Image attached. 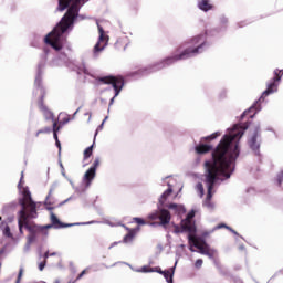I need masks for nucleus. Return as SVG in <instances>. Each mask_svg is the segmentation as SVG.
<instances>
[{
    "label": "nucleus",
    "instance_id": "nucleus-1",
    "mask_svg": "<svg viewBox=\"0 0 283 283\" xmlns=\"http://www.w3.org/2000/svg\"><path fill=\"white\" fill-rule=\"evenodd\" d=\"M244 136V130H235L231 135H226L212 153V158L203 164L205 182L208 186V192L203 201V207L213 209V188L218 180L231 178L233 174V163L240 156V146L238 142Z\"/></svg>",
    "mask_w": 283,
    "mask_h": 283
},
{
    "label": "nucleus",
    "instance_id": "nucleus-2",
    "mask_svg": "<svg viewBox=\"0 0 283 283\" xmlns=\"http://www.w3.org/2000/svg\"><path fill=\"white\" fill-rule=\"evenodd\" d=\"M70 3H72L71 7ZM78 3H81V0H59V10L61 12L66 10V8H69V10L52 32L44 38V43H46V45H51V48L56 50V52H61V50H63V42L61 41V38L65 32H67V30H70V25L74 24V19L78 17Z\"/></svg>",
    "mask_w": 283,
    "mask_h": 283
},
{
    "label": "nucleus",
    "instance_id": "nucleus-3",
    "mask_svg": "<svg viewBox=\"0 0 283 283\" xmlns=\"http://www.w3.org/2000/svg\"><path fill=\"white\" fill-rule=\"evenodd\" d=\"M21 210L18 217V227L20 235H23V229H27L29 233L36 235L38 233H43L45 231V226L41 227L35 224L33 221L39 218V212H36V202L32 200V195L29 191H24L23 198L20 201Z\"/></svg>",
    "mask_w": 283,
    "mask_h": 283
},
{
    "label": "nucleus",
    "instance_id": "nucleus-4",
    "mask_svg": "<svg viewBox=\"0 0 283 283\" xmlns=\"http://www.w3.org/2000/svg\"><path fill=\"white\" fill-rule=\"evenodd\" d=\"M207 43V35L199 34L190 39L187 43L180 44L172 56H168L163 60L164 65H174L177 61H186V59H191L202 52Z\"/></svg>",
    "mask_w": 283,
    "mask_h": 283
},
{
    "label": "nucleus",
    "instance_id": "nucleus-5",
    "mask_svg": "<svg viewBox=\"0 0 283 283\" xmlns=\"http://www.w3.org/2000/svg\"><path fill=\"white\" fill-rule=\"evenodd\" d=\"M97 81L99 83H103V85H112L115 95L113 98H111L109 105H114V99L116 98V96H118V94H120V92H123V87H125V77H123L122 75H108L104 77H98Z\"/></svg>",
    "mask_w": 283,
    "mask_h": 283
},
{
    "label": "nucleus",
    "instance_id": "nucleus-6",
    "mask_svg": "<svg viewBox=\"0 0 283 283\" xmlns=\"http://www.w3.org/2000/svg\"><path fill=\"white\" fill-rule=\"evenodd\" d=\"M35 85L40 87V98L38 99V107L40 112H42L43 116L46 119L54 118V113H52V111H50V108L45 105L46 93H45V88L41 86V77H38L35 80Z\"/></svg>",
    "mask_w": 283,
    "mask_h": 283
},
{
    "label": "nucleus",
    "instance_id": "nucleus-7",
    "mask_svg": "<svg viewBox=\"0 0 283 283\" xmlns=\"http://www.w3.org/2000/svg\"><path fill=\"white\" fill-rule=\"evenodd\" d=\"M282 76H283V70L275 69L274 76L272 81L268 84V88L262 93L261 97L259 98V103L264 102L266 96H269L270 94H274V92H277V83L282 81Z\"/></svg>",
    "mask_w": 283,
    "mask_h": 283
},
{
    "label": "nucleus",
    "instance_id": "nucleus-8",
    "mask_svg": "<svg viewBox=\"0 0 283 283\" xmlns=\"http://www.w3.org/2000/svg\"><path fill=\"white\" fill-rule=\"evenodd\" d=\"M148 220H159L160 227H167L171 222V212L167 209H160L148 216Z\"/></svg>",
    "mask_w": 283,
    "mask_h": 283
},
{
    "label": "nucleus",
    "instance_id": "nucleus-9",
    "mask_svg": "<svg viewBox=\"0 0 283 283\" xmlns=\"http://www.w3.org/2000/svg\"><path fill=\"white\" fill-rule=\"evenodd\" d=\"M196 218V211L188 212L185 220L181 221V229L187 233H196V223L192 221Z\"/></svg>",
    "mask_w": 283,
    "mask_h": 283
},
{
    "label": "nucleus",
    "instance_id": "nucleus-10",
    "mask_svg": "<svg viewBox=\"0 0 283 283\" xmlns=\"http://www.w3.org/2000/svg\"><path fill=\"white\" fill-rule=\"evenodd\" d=\"M99 39L94 46V56H98V52H103L107 48V35H105V30L103 27L98 25Z\"/></svg>",
    "mask_w": 283,
    "mask_h": 283
},
{
    "label": "nucleus",
    "instance_id": "nucleus-11",
    "mask_svg": "<svg viewBox=\"0 0 283 283\" xmlns=\"http://www.w3.org/2000/svg\"><path fill=\"white\" fill-rule=\"evenodd\" d=\"M45 229H65L67 227H72V224H65L63 222H61V220H59V218L56 217V214H54V212L51 213V224L44 226Z\"/></svg>",
    "mask_w": 283,
    "mask_h": 283
},
{
    "label": "nucleus",
    "instance_id": "nucleus-12",
    "mask_svg": "<svg viewBox=\"0 0 283 283\" xmlns=\"http://www.w3.org/2000/svg\"><path fill=\"white\" fill-rule=\"evenodd\" d=\"M45 229H65L67 227H72V224H65L63 222H61V220H59V218L56 217V214H54V212L51 213V224L44 226Z\"/></svg>",
    "mask_w": 283,
    "mask_h": 283
},
{
    "label": "nucleus",
    "instance_id": "nucleus-13",
    "mask_svg": "<svg viewBox=\"0 0 283 283\" xmlns=\"http://www.w3.org/2000/svg\"><path fill=\"white\" fill-rule=\"evenodd\" d=\"M128 233L124 237L123 242L124 244H129V242H134V238H136V233L140 231V228L137 227L135 229L126 228Z\"/></svg>",
    "mask_w": 283,
    "mask_h": 283
},
{
    "label": "nucleus",
    "instance_id": "nucleus-14",
    "mask_svg": "<svg viewBox=\"0 0 283 283\" xmlns=\"http://www.w3.org/2000/svg\"><path fill=\"white\" fill-rule=\"evenodd\" d=\"M212 149H213V146L212 145H207V144H199L195 147V151L199 156H202L205 154H209V151H211Z\"/></svg>",
    "mask_w": 283,
    "mask_h": 283
},
{
    "label": "nucleus",
    "instance_id": "nucleus-15",
    "mask_svg": "<svg viewBox=\"0 0 283 283\" xmlns=\"http://www.w3.org/2000/svg\"><path fill=\"white\" fill-rule=\"evenodd\" d=\"M188 240L191 244H193V247H196V249H199V250L201 247L207 244V242L205 240L197 239L196 233H189Z\"/></svg>",
    "mask_w": 283,
    "mask_h": 283
},
{
    "label": "nucleus",
    "instance_id": "nucleus-16",
    "mask_svg": "<svg viewBox=\"0 0 283 283\" xmlns=\"http://www.w3.org/2000/svg\"><path fill=\"white\" fill-rule=\"evenodd\" d=\"M198 8L202 10V12H209L213 8L210 0H198Z\"/></svg>",
    "mask_w": 283,
    "mask_h": 283
},
{
    "label": "nucleus",
    "instance_id": "nucleus-17",
    "mask_svg": "<svg viewBox=\"0 0 283 283\" xmlns=\"http://www.w3.org/2000/svg\"><path fill=\"white\" fill-rule=\"evenodd\" d=\"M96 178V170L94 168H90L84 174V182H86L87 186L92 185V180Z\"/></svg>",
    "mask_w": 283,
    "mask_h": 283
},
{
    "label": "nucleus",
    "instance_id": "nucleus-18",
    "mask_svg": "<svg viewBox=\"0 0 283 283\" xmlns=\"http://www.w3.org/2000/svg\"><path fill=\"white\" fill-rule=\"evenodd\" d=\"M258 136H259V133L258 130H255L254 135L249 140L250 148L253 151H258L260 149V143H258Z\"/></svg>",
    "mask_w": 283,
    "mask_h": 283
},
{
    "label": "nucleus",
    "instance_id": "nucleus-19",
    "mask_svg": "<svg viewBox=\"0 0 283 283\" xmlns=\"http://www.w3.org/2000/svg\"><path fill=\"white\" fill-rule=\"evenodd\" d=\"M199 253L201 255H208V258H213V255H216V252L207 243L199 248Z\"/></svg>",
    "mask_w": 283,
    "mask_h": 283
},
{
    "label": "nucleus",
    "instance_id": "nucleus-20",
    "mask_svg": "<svg viewBox=\"0 0 283 283\" xmlns=\"http://www.w3.org/2000/svg\"><path fill=\"white\" fill-rule=\"evenodd\" d=\"M171 193H174V189L171 187H169L159 198V205H165V202H167V198H169V196H171Z\"/></svg>",
    "mask_w": 283,
    "mask_h": 283
},
{
    "label": "nucleus",
    "instance_id": "nucleus-21",
    "mask_svg": "<svg viewBox=\"0 0 283 283\" xmlns=\"http://www.w3.org/2000/svg\"><path fill=\"white\" fill-rule=\"evenodd\" d=\"M160 275H164L166 282L174 283V273H171L170 271H163L161 270Z\"/></svg>",
    "mask_w": 283,
    "mask_h": 283
},
{
    "label": "nucleus",
    "instance_id": "nucleus-22",
    "mask_svg": "<svg viewBox=\"0 0 283 283\" xmlns=\"http://www.w3.org/2000/svg\"><path fill=\"white\" fill-rule=\"evenodd\" d=\"M92 154H94V145L87 147L84 153H83V156H84V160H87V158H91Z\"/></svg>",
    "mask_w": 283,
    "mask_h": 283
},
{
    "label": "nucleus",
    "instance_id": "nucleus-23",
    "mask_svg": "<svg viewBox=\"0 0 283 283\" xmlns=\"http://www.w3.org/2000/svg\"><path fill=\"white\" fill-rule=\"evenodd\" d=\"M133 222H136L139 227H145V224H149V222L143 218L135 217L133 218Z\"/></svg>",
    "mask_w": 283,
    "mask_h": 283
},
{
    "label": "nucleus",
    "instance_id": "nucleus-24",
    "mask_svg": "<svg viewBox=\"0 0 283 283\" xmlns=\"http://www.w3.org/2000/svg\"><path fill=\"white\" fill-rule=\"evenodd\" d=\"M59 129H61V127H59V124L56 122L53 123V138L55 139V142L59 140Z\"/></svg>",
    "mask_w": 283,
    "mask_h": 283
},
{
    "label": "nucleus",
    "instance_id": "nucleus-25",
    "mask_svg": "<svg viewBox=\"0 0 283 283\" xmlns=\"http://www.w3.org/2000/svg\"><path fill=\"white\" fill-rule=\"evenodd\" d=\"M196 190L198 191L200 198L205 196V186H202V182L197 184Z\"/></svg>",
    "mask_w": 283,
    "mask_h": 283
},
{
    "label": "nucleus",
    "instance_id": "nucleus-26",
    "mask_svg": "<svg viewBox=\"0 0 283 283\" xmlns=\"http://www.w3.org/2000/svg\"><path fill=\"white\" fill-rule=\"evenodd\" d=\"M99 166H101V159L96 158L93 163V166H91V169H94V171H96V169H98Z\"/></svg>",
    "mask_w": 283,
    "mask_h": 283
},
{
    "label": "nucleus",
    "instance_id": "nucleus-27",
    "mask_svg": "<svg viewBox=\"0 0 283 283\" xmlns=\"http://www.w3.org/2000/svg\"><path fill=\"white\" fill-rule=\"evenodd\" d=\"M218 136H220L219 133H213L210 136L203 137V140H216V138H218Z\"/></svg>",
    "mask_w": 283,
    "mask_h": 283
},
{
    "label": "nucleus",
    "instance_id": "nucleus-28",
    "mask_svg": "<svg viewBox=\"0 0 283 283\" xmlns=\"http://www.w3.org/2000/svg\"><path fill=\"white\" fill-rule=\"evenodd\" d=\"M50 132H52V128L45 127L43 129L38 130L36 136H39V134H50Z\"/></svg>",
    "mask_w": 283,
    "mask_h": 283
},
{
    "label": "nucleus",
    "instance_id": "nucleus-29",
    "mask_svg": "<svg viewBox=\"0 0 283 283\" xmlns=\"http://www.w3.org/2000/svg\"><path fill=\"white\" fill-rule=\"evenodd\" d=\"M3 234L7 235V238H12V232H10V226H6Z\"/></svg>",
    "mask_w": 283,
    "mask_h": 283
},
{
    "label": "nucleus",
    "instance_id": "nucleus-30",
    "mask_svg": "<svg viewBox=\"0 0 283 283\" xmlns=\"http://www.w3.org/2000/svg\"><path fill=\"white\" fill-rule=\"evenodd\" d=\"M45 264H48V259H44L39 263V271H43V269H45Z\"/></svg>",
    "mask_w": 283,
    "mask_h": 283
},
{
    "label": "nucleus",
    "instance_id": "nucleus-31",
    "mask_svg": "<svg viewBox=\"0 0 283 283\" xmlns=\"http://www.w3.org/2000/svg\"><path fill=\"white\" fill-rule=\"evenodd\" d=\"M54 255H57V253L56 252L50 253V251H46L44 253V260H48V258H53Z\"/></svg>",
    "mask_w": 283,
    "mask_h": 283
},
{
    "label": "nucleus",
    "instance_id": "nucleus-32",
    "mask_svg": "<svg viewBox=\"0 0 283 283\" xmlns=\"http://www.w3.org/2000/svg\"><path fill=\"white\" fill-rule=\"evenodd\" d=\"M150 273H163V270L160 266L150 268Z\"/></svg>",
    "mask_w": 283,
    "mask_h": 283
},
{
    "label": "nucleus",
    "instance_id": "nucleus-33",
    "mask_svg": "<svg viewBox=\"0 0 283 283\" xmlns=\"http://www.w3.org/2000/svg\"><path fill=\"white\" fill-rule=\"evenodd\" d=\"M202 264H203L202 259H198V260L195 262V266H196L197 269H202Z\"/></svg>",
    "mask_w": 283,
    "mask_h": 283
},
{
    "label": "nucleus",
    "instance_id": "nucleus-34",
    "mask_svg": "<svg viewBox=\"0 0 283 283\" xmlns=\"http://www.w3.org/2000/svg\"><path fill=\"white\" fill-rule=\"evenodd\" d=\"M142 273H151V268L147 266V265H144L142 268Z\"/></svg>",
    "mask_w": 283,
    "mask_h": 283
},
{
    "label": "nucleus",
    "instance_id": "nucleus-35",
    "mask_svg": "<svg viewBox=\"0 0 283 283\" xmlns=\"http://www.w3.org/2000/svg\"><path fill=\"white\" fill-rule=\"evenodd\" d=\"M87 274V270H83L76 277L75 282H78V280H81L83 277V275Z\"/></svg>",
    "mask_w": 283,
    "mask_h": 283
},
{
    "label": "nucleus",
    "instance_id": "nucleus-36",
    "mask_svg": "<svg viewBox=\"0 0 283 283\" xmlns=\"http://www.w3.org/2000/svg\"><path fill=\"white\" fill-rule=\"evenodd\" d=\"M168 209H172L174 211H178V206L176 203H169Z\"/></svg>",
    "mask_w": 283,
    "mask_h": 283
},
{
    "label": "nucleus",
    "instance_id": "nucleus-37",
    "mask_svg": "<svg viewBox=\"0 0 283 283\" xmlns=\"http://www.w3.org/2000/svg\"><path fill=\"white\" fill-rule=\"evenodd\" d=\"M29 242H34V240H36V234H32L30 233L28 237Z\"/></svg>",
    "mask_w": 283,
    "mask_h": 283
},
{
    "label": "nucleus",
    "instance_id": "nucleus-38",
    "mask_svg": "<svg viewBox=\"0 0 283 283\" xmlns=\"http://www.w3.org/2000/svg\"><path fill=\"white\" fill-rule=\"evenodd\" d=\"M277 181H279V185H282L283 182V171H281L277 176Z\"/></svg>",
    "mask_w": 283,
    "mask_h": 283
},
{
    "label": "nucleus",
    "instance_id": "nucleus-39",
    "mask_svg": "<svg viewBox=\"0 0 283 283\" xmlns=\"http://www.w3.org/2000/svg\"><path fill=\"white\" fill-rule=\"evenodd\" d=\"M103 125H105V120H103V123L98 126V128L96 129V134L95 136L98 134V132L103 130Z\"/></svg>",
    "mask_w": 283,
    "mask_h": 283
},
{
    "label": "nucleus",
    "instance_id": "nucleus-40",
    "mask_svg": "<svg viewBox=\"0 0 283 283\" xmlns=\"http://www.w3.org/2000/svg\"><path fill=\"white\" fill-rule=\"evenodd\" d=\"M22 275H23V269H21V270L19 271L17 283H19V282L21 281Z\"/></svg>",
    "mask_w": 283,
    "mask_h": 283
},
{
    "label": "nucleus",
    "instance_id": "nucleus-41",
    "mask_svg": "<svg viewBox=\"0 0 283 283\" xmlns=\"http://www.w3.org/2000/svg\"><path fill=\"white\" fill-rule=\"evenodd\" d=\"M55 145H56V147H59V149H61V142L60 140L55 142Z\"/></svg>",
    "mask_w": 283,
    "mask_h": 283
},
{
    "label": "nucleus",
    "instance_id": "nucleus-42",
    "mask_svg": "<svg viewBox=\"0 0 283 283\" xmlns=\"http://www.w3.org/2000/svg\"><path fill=\"white\" fill-rule=\"evenodd\" d=\"M52 197V190L49 191V195L46 197V200H50V198Z\"/></svg>",
    "mask_w": 283,
    "mask_h": 283
},
{
    "label": "nucleus",
    "instance_id": "nucleus-43",
    "mask_svg": "<svg viewBox=\"0 0 283 283\" xmlns=\"http://www.w3.org/2000/svg\"><path fill=\"white\" fill-rule=\"evenodd\" d=\"M224 227H227L226 224H219L218 226V229H222V228H224Z\"/></svg>",
    "mask_w": 283,
    "mask_h": 283
},
{
    "label": "nucleus",
    "instance_id": "nucleus-44",
    "mask_svg": "<svg viewBox=\"0 0 283 283\" xmlns=\"http://www.w3.org/2000/svg\"><path fill=\"white\" fill-rule=\"evenodd\" d=\"M54 283H61V280L57 279V280L54 281Z\"/></svg>",
    "mask_w": 283,
    "mask_h": 283
},
{
    "label": "nucleus",
    "instance_id": "nucleus-45",
    "mask_svg": "<svg viewBox=\"0 0 283 283\" xmlns=\"http://www.w3.org/2000/svg\"><path fill=\"white\" fill-rule=\"evenodd\" d=\"M190 251H192V252H193V251H195V250H193V248H190Z\"/></svg>",
    "mask_w": 283,
    "mask_h": 283
},
{
    "label": "nucleus",
    "instance_id": "nucleus-46",
    "mask_svg": "<svg viewBox=\"0 0 283 283\" xmlns=\"http://www.w3.org/2000/svg\"><path fill=\"white\" fill-rule=\"evenodd\" d=\"M248 128V126H245L243 129H247Z\"/></svg>",
    "mask_w": 283,
    "mask_h": 283
},
{
    "label": "nucleus",
    "instance_id": "nucleus-47",
    "mask_svg": "<svg viewBox=\"0 0 283 283\" xmlns=\"http://www.w3.org/2000/svg\"><path fill=\"white\" fill-rule=\"evenodd\" d=\"M0 222H1V217H0Z\"/></svg>",
    "mask_w": 283,
    "mask_h": 283
}]
</instances>
